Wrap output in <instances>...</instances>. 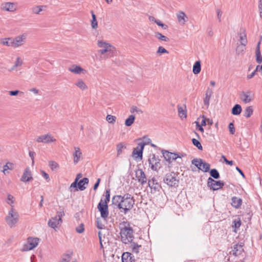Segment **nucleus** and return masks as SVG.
<instances>
[{"mask_svg":"<svg viewBox=\"0 0 262 262\" xmlns=\"http://www.w3.org/2000/svg\"><path fill=\"white\" fill-rule=\"evenodd\" d=\"M212 93L213 92L212 90L208 88L206 91L205 97L204 98V103L205 105L207 106H209L210 99Z\"/></svg>","mask_w":262,"mask_h":262,"instance_id":"25","label":"nucleus"},{"mask_svg":"<svg viewBox=\"0 0 262 262\" xmlns=\"http://www.w3.org/2000/svg\"><path fill=\"white\" fill-rule=\"evenodd\" d=\"M132 254L129 252H124L122 255V262H135L134 259H133Z\"/></svg>","mask_w":262,"mask_h":262,"instance_id":"28","label":"nucleus"},{"mask_svg":"<svg viewBox=\"0 0 262 262\" xmlns=\"http://www.w3.org/2000/svg\"><path fill=\"white\" fill-rule=\"evenodd\" d=\"M113 204L116 206L121 212L126 214L134 207L135 199L129 193L123 195H116L112 198Z\"/></svg>","mask_w":262,"mask_h":262,"instance_id":"1","label":"nucleus"},{"mask_svg":"<svg viewBox=\"0 0 262 262\" xmlns=\"http://www.w3.org/2000/svg\"><path fill=\"white\" fill-rule=\"evenodd\" d=\"M76 231L79 233H82L83 232L84 230V225L83 224H81L76 228Z\"/></svg>","mask_w":262,"mask_h":262,"instance_id":"56","label":"nucleus"},{"mask_svg":"<svg viewBox=\"0 0 262 262\" xmlns=\"http://www.w3.org/2000/svg\"><path fill=\"white\" fill-rule=\"evenodd\" d=\"M33 180L32 177L31 171L29 167L26 168L23 173V174L20 178V181L26 183Z\"/></svg>","mask_w":262,"mask_h":262,"instance_id":"20","label":"nucleus"},{"mask_svg":"<svg viewBox=\"0 0 262 262\" xmlns=\"http://www.w3.org/2000/svg\"><path fill=\"white\" fill-rule=\"evenodd\" d=\"M97 45L99 48H102L98 51L101 55H103L107 52L112 51L114 49V47L111 44L102 40H98Z\"/></svg>","mask_w":262,"mask_h":262,"instance_id":"9","label":"nucleus"},{"mask_svg":"<svg viewBox=\"0 0 262 262\" xmlns=\"http://www.w3.org/2000/svg\"><path fill=\"white\" fill-rule=\"evenodd\" d=\"M0 43L3 46L13 47L12 38H5L0 39Z\"/></svg>","mask_w":262,"mask_h":262,"instance_id":"30","label":"nucleus"},{"mask_svg":"<svg viewBox=\"0 0 262 262\" xmlns=\"http://www.w3.org/2000/svg\"><path fill=\"white\" fill-rule=\"evenodd\" d=\"M210 165L209 163L203 161V164H202V168L201 170L204 172H208L210 169Z\"/></svg>","mask_w":262,"mask_h":262,"instance_id":"47","label":"nucleus"},{"mask_svg":"<svg viewBox=\"0 0 262 262\" xmlns=\"http://www.w3.org/2000/svg\"><path fill=\"white\" fill-rule=\"evenodd\" d=\"M71 256L70 254H66L63 256L61 262H69L70 261Z\"/></svg>","mask_w":262,"mask_h":262,"instance_id":"60","label":"nucleus"},{"mask_svg":"<svg viewBox=\"0 0 262 262\" xmlns=\"http://www.w3.org/2000/svg\"><path fill=\"white\" fill-rule=\"evenodd\" d=\"M13 168L14 164L12 163L8 162L6 163V164L5 165H4L2 171L5 174H7L9 173V171H8V170H12Z\"/></svg>","mask_w":262,"mask_h":262,"instance_id":"32","label":"nucleus"},{"mask_svg":"<svg viewBox=\"0 0 262 262\" xmlns=\"http://www.w3.org/2000/svg\"><path fill=\"white\" fill-rule=\"evenodd\" d=\"M68 70L74 74H80L81 73L85 71L84 69L82 68L79 66L73 64L68 68Z\"/></svg>","mask_w":262,"mask_h":262,"instance_id":"23","label":"nucleus"},{"mask_svg":"<svg viewBox=\"0 0 262 262\" xmlns=\"http://www.w3.org/2000/svg\"><path fill=\"white\" fill-rule=\"evenodd\" d=\"M162 154L166 161L170 163L172 161L176 160L177 159L181 158L183 155L179 156L178 154L169 152L167 150H162Z\"/></svg>","mask_w":262,"mask_h":262,"instance_id":"12","label":"nucleus"},{"mask_svg":"<svg viewBox=\"0 0 262 262\" xmlns=\"http://www.w3.org/2000/svg\"><path fill=\"white\" fill-rule=\"evenodd\" d=\"M121 226L120 233L121 235V240L122 243L126 244L133 239V230L127 222L124 221L122 222Z\"/></svg>","mask_w":262,"mask_h":262,"instance_id":"2","label":"nucleus"},{"mask_svg":"<svg viewBox=\"0 0 262 262\" xmlns=\"http://www.w3.org/2000/svg\"><path fill=\"white\" fill-rule=\"evenodd\" d=\"M231 205L235 208L238 209L241 207L242 204V199L233 196L231 199Z\"/></svg>","mask_w":262,"mask_h":262,"instance_id":"24","label":"nucleus"},{"mask_svg":"<svg viewBox=\"0 0 262 262\" xmlns=\"http://www.w3.org/2000/svg\"><path fill=\"white\" fill-rule=\"evenodd\" d=\"M201 71V64L200 60L196 61L193 66L192 71L194 74H198Z\"/></svg>","mask_w":262,"mask_h":262,"instance_id":"31","label":"nucleus"},{"mask_svg":"<svg viewBox=\"0 0 262 262\" xmlns=\"http://www.w3.org/2000/svg\"><path fill=\"white\" fill-rule=\"evenodd\" d=\"M9 94L11 96H16L18 94H20L23 95L24 93L23 92H20L18 90H15V91H9Z\"/></svg>","mask_w":262,"mask_h":262,"instance_id":"59","label":"nucleus"},{"mask_svg":"<svg viewBox=\"0 0 262 262\" xmlns=\"http://www.w3.org/2000/svg\"><path fill=\"white\" fill-rule=\"evenodd\" d=\"M35 155V152L32 151H29V156L31 157V158L32 159V164H33L34 162V159Z\"/></svg>","mask_w":262,"mask_h":262,"instance_id":"64","label":"nucleus"},{"mask_svg":"<svg viewBox=\"0 0 262 262\" xmlns=\"http://www.w3.org/2000/svg\"><path fill=\"white\" fill-rule=\"evenodd\" d=\"M163 181L170 187L176 188L179 186V178L178 174L174 172L166 173Z\"/></svg>","mask_w":262,"mask_h":262,"instance_id":"4","label":"nucleus"},{"mask_svg":"<svg viewBox=\"0 0 262 262\" xmlns=\"http://www.w3.org/2000/svg\"><path fill=\"white\" fill-rule=\"evenodd\" d=\"M130 243V247L132 248V251L136 253H139V250L140 247H141V245H138L137 243L131 241L129 242Z\"/></svg>","mask_w":262,"mask_h":262,"instance_id":"38","label":"nucleus"},{"mask_svg":"<svg viewBox=\"0 0 262 262\" xmlns=\"http://www.w3.org/2000/svg\"><path fill=\"white\" fill-rule=\"evenodd\" d=\"M135 116L133 115H130L125 121V125L126 126H131L134 122Z\"/></svg>","mask_w":262,"mask_h":262,"instance_id":"39","label":"nucleus"},{"mask_svg":"<svg viewBox=\"0 0 262 262\" xmlns=\"http://www.w3.org/2000/svg\"><path fill=\"white\" fill-rule=\"evenodd\" d=\"M240 99L245 103H250L254 99V94L251 91H242L239 95Z\"/></svg>","mask_w":262,"mask_h":262,"instance_id":"13","label":"nucleus"},{"mask_svg":"<svg viewBox=\"0 0 262 262\" xmlns=\"http://www.w3.org/2000/svg\"><path fill=\"white\" fill-rule=\"evenodd\" d=\"M208 187L213 190H217L222 188L224 183L221 181H215L212 178L209 177L207 182Z\"/></svg>","mask_w":262,"mask_h":262,"instance_id":"11","label":"nucleus"},{"mask_svg":"<svg viewBox=\"0 0 262 262\" xmlns=\"http://www.w3.org/2000/svg\"><path fill=\"white\" fill-rule=\"evenodd\" d=\"M241 221L239 218H238L237 220H234L233 221V225L232 227H234L235 229H238L240 226H241Z\"/></svg>","mask_w":262,"mask_h":262,"instance_id":"48","label":"nucleus"},{"mask_svg":"<svg viewBox=\"0 0 262 262\" xmlns=\"http://www.w3.org/2000/svg\"><path fill=\"white\" fill-rule=\"evenodd\" d=\"M228 128L229 129L230 133L232 135H233L235 133V128L233 122H231L229 123Z\"/></svg>","mask_w":262,"mask_h":262,"instance_id":"57","label":"nucleus"},{"mask_svg":"<svg viewBox=\"0 0 262 262\" xmlns=\"http://www.w3.org/2000/svg\"><path fill=\"white\" fill-rule=\"evenodd\" d=\"M246 50V46L242 45L241 44L240 45H238L236 49V53L237 55H239L241 54H242L244 51Z\"/></svg>","mask_w":262,"mask_h":262,"instance_id":"45","label":"nucleus"},{"mask_svg":"<svg viewBox=\"0 0 262 262\" xmlns=\"http://www.w3.org/2000/svg\"><path fill=\"white\" fill-rule=\"evenodd\" d=\"M56 141V139L50 133L39 136L36 139L37 142L44 144H49Z\"/></svg>","mask_w":262,"mask_h":262,"instance_id":"8","label":"nucleus"},{"mask_svg":"<svg viewBox=\"0 0 262 262\" xmlns=\"http://www.w3.org/2000/svg\"><path fill=\"white\" fill-rule=\"evenodd\" d=\"M130 112L132 114L135 113H137L138 114H142L143 113V111L136 106H133L130 108Z\"/></svg>","mask_w":262,"mask_h":262,"instance_id":"51","label":"nucleus"},{"mask_svg":"<svg viewBox=\"0 0 262 262\" xmlns=\"http://www.w3.org/2000/svg\"><path fill=\"white\" fill-rule=\"evenodd\" d=\"M19 216L18 212L14 209L13 206H12L8 216L6 217V222L9 226L11 228L14 227L18 221Z\"/></svg>","mask_w":262,"mask_h":262,"instance_id":"5","label":"nucleus"},{"mask_svg":"<svg viewBox=\"0 0 262 262\" xmlns=\"http://www.w3.org/2000/svg\"><path fill=\"white\" fill-rule=\"evenodd\" d=\"M49 166L52 170H54L59 167L58 163L53 161H49Z\"/></svg>","mask_w":262,"mask_h":262,"instance_id":"53","label":"nucleus"},{"mask_svg":"<svg viewBox=\"0 0 262 262\" xmlns=\"http://www.w3.org/2000/svg\"><path fill=\"white\" fill-rule=\"evenodd\" d=\"M256 54V60L258 63H261L262 62V56L260 52H255Z\"/></svg>","mask_w":262,"mask_h":262,"instance_id":"54","label":"nucleus"},{"mask_svg":"<svg viewBox=\"0 0 262 262\" xmlns=\"http://www.w3.org/2000/svg\"><path fill=\"white\" fill-rule=\"evenodd\" d=\"M17 5L14 3L6 2L1 5V9L9 12H14L16 10Z\"/></svg>","mask_w":262,"mask_h":262,"instance_id":"17","label":"nucleus"},{"mask_svg":"<svg viewBox=\"0 0 262 262\" xmlns=\"http://www.w3.org/2000/svg\"><path fill=\"white\" fill-rule=\"evenodd\" d=\"M42 173V176L44 177V178L47 180V182L50 181V179L48 173H47L45 171L41 170V171Z\"/></svg>","mask_w":262,"mask_h":262,"instance_id":"61","label":"nucleus"},{"mask_svg":"<svg viewBox=\"0 0 262 262\" xmlns=\"http://www.w3.org/2000/svg\"><path fill=\"white\" fill-rule=\"evenodd\" d=\"M203 160L201 159H193L191 161V164L194 165L199 170H201L202 164H203Z\"/></svg>","mask_w":262,"mask_h":262,"instance_id":"34","label":"nucleus"},{"mask_svg":"<svg viewBox=\"0 0 262 262\" xmlns=\"http://www.w3.org/2000/svg\"><path fill=\"white\" fill-rule=\"evenodd\" d=\"M177 17L179 23L184 25L187 21L188 17L183 11H180L177 14Z\"/></svg>","mask_w":262,"mask_h":262,"instance_id":"22","label":"nucleus"},{"mask_svg":"<svg viewBox=\"0 0 262 262\" xmlns=\"http://www.w3.org/2000/svg\"><path fill=\"white\" fill-rule=\"evenodd\" d=\"M97 227L99 229H104L105 227V223H102L101 219L99 217L96 220Z\"/></svg>","mask_w":262,"mask_h":262,"instance_id":"44","label":"nucleus"},{"mask_svg":"<svg viewBox=\"0 0 262 262\" xmlns=\"http://www.w3.org/2000/svg\"><path fill=\"white\" fill-rule=\"evenodd\" d=\"M148 185L151 188V192H156L159 190V189L160 187V184L158 183L157 180L154 177L148 180Z\"/></svg>","mask_w":262,"mask_h":262,"instance_id":"19","label":"nucleus"},{"mask_svg":"<svg viewBox=\"0 0 262 262\" xmlns=\"http://www.w3.org/2000/svg\"><path fill=\"white\" fill-rule=\"evenodd\" d=\"M145 145V143L141 142L138 144L137 147L134 149L132 155L133 157H134L136 160L138 158L140 160H142L143 151Z\"/></svg>","mask_w":262,"mask_h":262,"instance_id":"10","label":"nucleus"},{"mask_svg":"<svg viewBox=\"0 0 262 262\" xmlns=\"http://www.w3.org/2000/svg\"><path fill=\"white\" fill-rule=\"evenodd\" d=\"M92 19L91 20V26L93 29H96L98 27V23L96 19V16L94 14L93 11H91Z\"/></svg>","mask_w":262,"mask_h":262,"instance_id":"35","label":"nucleus"},{"mask_svg":"<svg viewBox=\"0 0 262 262\" xmlns=\"http://www.w3.org/2000/svg\"><path fill=\"white\" fill-rule=\"evenodd\" d=\"M192 142L193 144L195 146H196L199 149L202 150V149H203L201 143L198 140L193 138L192 139Z\"/></svg>","mask_w":262,"mask_h":262,"instance_id":"49","label":"nucleus"},{"mask_svg":"<svg viewBox=\"0 0 262 262\" xmlns=\"http://www.w3.org/2000/svg\"><path fill=\"white\" fill-rule=\"evenodd\" d=\"M22 63H23L22 60L20 59V57H17L14 65L11 68V70L13 71V70H15V69L17 67L21 66Z\"/></svg>","mask_w":262,"mask_h":262,"instance_id":"46","label":"nucleus"},{"mask_svg":"<svg viewBox=\"0 0 262 262\" xmlns=\"http://www.w3.org/2000/svg\"><path fill=\"white\" fill-rule=\"evenodd\" d=\"M240 38V42L242 45L246 46L247 43V36L245 32L238 33Z\"/></svg>","mask_w":262,"mask_h":262,"instance_id":"37","label":"nucleus"},{"mask_svg":"<svg viewBox=\"0 0 262 262\" xmlns=\"http://www.w3.org/2000/svg\"><path fill=\"white\" fill-rule=\"evenodd\" d=\"M39 241V238L29 237L27 238V243L24 245L23 248L21 250V251H27L33 249L37 247Z\"/></svg>","mask_w":262,"mask_h":262,"instance_id":"7","label":"nucleus"},{"mask_svg":"<svg viewBox=\"0 0 262 262\" xmlns=\"http://www.w3.org/2000/svg\"><path fill=\"white\" fill-rule=\"evenodd\" d=\"M126 148V144L123 142H120L117 144L116 149L117 151V157H119L123 152V150Z\"/></svg>","mask_w":262,"mask_h":262,"instance_id":"27","label":"nucleus"},{"mask_svg":"<svg viewBox=\"0 0 262 262\" xmlns=\"http://www.w3.org/2000/svg\"><path fill=\"white\" fill-rule=\"evenodd\" d=\"M163 53H168V51L167 50H166L164 48H163V47L160 46L158 48V49L157 51V54H163Z\"/></svg>","mask_w":262,"mask_h":262,"instance_id":"55","label":"nucleus"},{"mask_svg":"<svg viewBox=\"0 0 262 262\" xmlns=\"http://www.w3.org/2000/svg\"><path fill=\"white\" fill-rule=\"evenodd\" d=\"M75 151L73 154V162L75 164H77L82 159V154L78 147H74Z\"/></svg>","mask_w":262,"mask_h":262,"instance_id":"18","label":"nucleus"},{"mask_svg":"<svg viewBox=\"0 0 262 262\" xmlns=\"http://www.w3.org/2000/svg\"><path fill=\"white\" fill-rule=\"evenodd\" d=\"M178 110L179 116L181 118H186L187 117L186 112L184 110L182 107L180 106H178Z\"/></svg>","mask_w":262,"mask_h":262,"instance_id":"41","label":"nucleus"},{"mask_svg":"<svg viewBox=\"0 0 262 262\" xmlns=\"http://www.w3.org/2000/svg\"><path fill=\"white\" fill-rule=\"evenodd\" d=\"M105 193V199L104 200L102 198L101 199L97 206V208L100 212L101 217L104 221H106L109 214L107 203L110 200V190L106 189Z\"/></svg>","mask_w":262,"mask_h":262,"instance_id":"3","label":"nucleus"},{"mask_svg":"<svg viewBox=\"0 0 262 262\" xmlns=\"http://www.w3.org/2000/svg\"><path fill=\"white\" fill-rule=\"evenodd\" d=\"M26 37L27 35L25 34H23L16 36L14 38H12L13 47L17 48L24 45L26 40Z\"/></svg>","mask_w":262,"mask_h":262,"instance_id":"15","label":"nucleus"},{"mask_svg":"<svg viewBox=\"0 0 262 262\" xmlns=\"http://www.w3.org/2000/svg\"><path fill=\"white\" fill-rule=\"evenodd\" d=\"M64 215L63 209H60L56 212V215L51 219L48 222L49 226L55 229L57 226L62 222V217Z\"/></svg>","mask_w":262,"mask_h":262,"instance_id":"6","label":"nucleus"},{"mask_svg":"<svg viewBox=\"0 0 262 262\" xmlns=\"http://www.w3.org/2000/svg\"><path fill=\"white\" fill-rule=\"evenodd\" d=\"M242 111L241 106L239 104H235L232 108L231 113L233 115H239Z\"/></svg>","mask_w":262,"mask_h":262,"instance_id":"33","label":"nucleus"},{"mask_svg":"<svg viewBox=\"0 0 262 262\" xmlns=\"http://www.w3.org/2000/svg\"><path fill=\"white\" fill-rule=\"evenodd\" d=\"M232 251L233 254L235 256L241 254L244 251L243 243H241L240 244H236L234 245Z\"/></svg>","mask_w":262,"mask_h":262,"instance_id":"21","label":"nucleus"},{"mask_svg":"<svg viewBox=\"0 0 262 262\" xmlns=\"http://www.w3.org/2000/svg\"><path fill=\"white\" fill-rule=\"evenodd\" d=\"M106 119L108 123L113 124L116 121V117L114 116L107 115Z\"/></svg>","mask_w":262,"mask_h":262,"instance_id":"50","label":"nucleus"},{"mask_svg":"<svg viewBox=\"0 0 262 262\" xmlns=\"http://www.w3.org/2000/svg\"><path fill=\"white\" fill-rule=\"evenodd\" d=\"M75 85L82 90H85L88 88L86 85L82 80H79L78 82L75 83Z\"/></svg>","mask_w":262,"mask_h":262,"instance_id":"42","label":"nucleus"},{"mask_svg":"<svg viewBox=\"0 0 262 262\" xmlns=\"http://www.w3.org/2000/svg\"><path fill=\"white\" fill-rule=\"evenodd\" d=\"M13 199H14L13 196L9 194L7 196V199H8V201L7 202V203L10 205H12L14 203Z\"/></svg>","mask_w":262,"mask_h":262,"instance_id":"58","label":"nucleus"},{"mask_svg":"<svg viewBox=\"0 0 262 262\" xmlns=\"http://www.w3.org/2000/svg\"><path fill=\"white\" fill-rule=\"evenodd\" d=\"M222 158L224 159V162L227 164H228L229 165H232L233 164V161H229L228 160L226 157L224 155L222 156Z\"/></svg>","mask_w":262,"mask_h":262,"instance_id":"62","label":"nucleus"},{"mask_svg":"<svg viewBox=\"0 0 262 262\" xmlns=\"http://www.w3.org/2000/svg\"><path fill=\"white\" fill-rule=\"evenodd\" d=\"M160 160L157 159L155 155H153L151 158L148 159L149 164L152 170L158 171L161 168Z\"/></svg>","mask_w":262,"mask_h":262,"instance_id":"14","label":"nucleus"},{"mask_svg":"<svg viewBox=\"0 0 262 262\" xmlns=\"http://www.w3.org/2000/svg\"><path fill=\"white\" fill-rule=\"evenodd\" d=\"M253 112V107L252 106L246 107L244 112V116L248 118L251 117Z\"/></svg>","mask_w":262,"mask_h":262,"instance_id":"40","label":"nucleus"},{"mask_svg":"<svg viewBox=\"0 0 262 262\" xmlns=\"http://www.w3.org/2000/svg\"><path fill=\"white\" fill-rule=\"evenodd\" d=\"M136 177L138 182L142 185H144L147 182V178L144 171L141 169H138L135 171Z\"/></svg>","mask_w":262,"mask_h":262,"instance_id":"16","label":"nucleus"},{"mask_svg":"<svg viewBox=\"0 0 262 262\" xmlns=\"http://www.w3.org/2000/svg\"><path fill=\"white\" fill-rule=\"evenodd\" d=\"M89 179L87 178H84L82 180H81L78 183V187L79 190L82 191L86 189V187L85 185H88L89 183Z\"/></svg>","mask_w":262,"mask_h":262,"instance_id":"26","label":"nucleus"},{"mask_svg":"<svg viewBox=\"0 0 262 262\" xmlns=\"http://www.w3.org/2000/svg\"><path fill=\"white\" fill-rule=\"evenodd\" d=\"M210 176L215 179H217L220 178V174L216 169H212L210 171Z\"/></svg>","mask_w":262,"mask_h":262,"instance_id":"43","label":"nucleus"},{"mask_svg":"<svg viewBox=\"0 0 262 262\" xmlns=\"http://www.w3.org/2000/svg\"><path fill=\"white\" fill-rule=\"evenodd\" d=\"M47 8L46 5L35 6L32 8V11L34 14H39L41 11L46 10Z\"/></svg>","mask_w":262,"mask_h":262,"instance_id":"29","label":"nucleus"},{"mask_svg":"<svg viewBox=\"0 0 262 262\" xmlns=\"http://www.w3.org/2000/svg\"><path fill=\"white\" fill-rule=\"evenodd\" d=\"M154 22L159 26L161 27L163 29L166 30L168 29V26L162 23L158 19H155Z\"/></svg>","mask_w":262,"mask_h":262,"instance_id":"52","label":"nucleus"},{"mask_svg":"<svg viewBox=\"0 0 262 262\" xmlns=\"http://www.w3.org/2000/svg\"><path fill=\"white\" fill-rule=\"evenodd\" d=\"M155 36L159 40L167 42L169 40V39L167 37L158 32H156L155 33Z\"/></svg>","mask_w":262,"mask_h":262,"instance_id":"36","label":"nucleus"},{"mask_svg":"<svg viewBox=\"0 0 262 262\" xmlns=\"http://www.w3.org/2000/svg\"><path fill=\"white\" fill-rule=\"evenodd\" d=\"M216 12H217V18L219 20V21H221V18L222 15V12L221 11V10L220 9H217L216 10Z\"/></svg>","mask_w":262,"mask_h":262,"instance_id":"63","label":"nucleus"}]
</instances>
